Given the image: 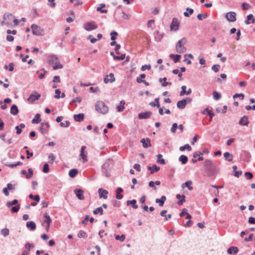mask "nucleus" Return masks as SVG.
<instances>
[{
  "label": "nucleus",
  "mask_w": 255,
  "mask_h": 255,
  "mask_svg": "<svg viewBox=\"0 0 255 255\" xmlns=\"http://www.w3.org/2000/svg\"><path fill=\"white\" fill-rule=\"evenodd\" d=\"M78 173V170L77 169H71L69 172V175L73 178Z\"/></svg>",
  "instance_id": "a18cd8bd"
},
{
  "label": "nucleus",
  "mask_w": 255,
  "mask_h": 255,
  "mask_svg": "<svg viewBox=\"0 0 255 255\" xmlns=\"http://www.w3.org/2000/svg\"><path fill=\"white\" fill-rule=\"evenodd\" d=\"M9 230L7 228H4V229H2L1 231H0V233L1 234L4 236V237H6L9 234Z\"/></svg>",
  "instance_id": "13d9d810"
},
{
  "label": "nucleus",
  "mask_w": 255,
  "mask_h": 255,
  "mask_svg": "<svg viewBox=\"0 0 255 255\" xmlns=\"http://www.w3.org/2000/svg\"><path fill=\"white\" fill-rule=\"evenodd\" d=\"M186 105L185 101L183 99L179 101L177 103V107L179 109H184L185 108Z\"/></svg>",
  "instance_id": "7c9ffc66"
},
{
  "label": "nucleus",
  "mask_w": 255,
  "mask_h": 255,
  "mask_svg": "<svg viewBox=\"0 0 255 255\" xmlns=\"http://www.w3.org/2000/svg\"><path fill=\"white\" fill-rule=\"evenodd\" d=\"M115 238L117 240H119L121 242H123L125 241L126 237L124 235H122L121 236L116 235Z\"/></svg>",
  "instance_id": "052dcab7"
},
{
  "label": "nucleus",
  "mask_w": 255,
  "mask_h": 255,
  "mask_svg": "<svg viewBox=\"0 0 255 255\" xmlns=\"http://www.w3.org/2000/svg\"><path fill=\"white\" fill-rule=\"evenodd\" d=\"M167 213V211L165 210H163L161 211L160 214L162 217H164V220L167 221L168 219H170L171 218V214H166Z\"/></svg>",
  "instance_id": "e433bc0d"
},
{
  "label": "nucleus",
  "mask_w": 255,
  "mask_h": 255,
  "mask_svg": "<svg viewBox=\"0 0 255 255\" xmlns=\"http://www.w3.org/2000/svg\"><path fill=\"white\" fill-rule=\"evenodd\" d=\"M185 149H187L188 151H191L192 147L188 144H186L184 146H180L179 148V150L181 151H183Z\"/></svg>",
  "instance_id": "49530a36"
},
{
  "label": "nucleus",
  "mask_w": 255,
  "mask_h": 255,
  "mask_svg": "<svg viewBox=\"0 0 255 255\" xmlns=\"http://www.w3.org/2000/svg\"><path fill=\"white\" fill-rule=\"evenodd\" d=\"M84 118V114L83 113L74 115V119L76 122H81L83 121Z\"/></svg>",
  "instance_id": "393cba45"
},
{
  "label": "nucleus",
  "mask_w": 255,
  "mask_h": 255,
  "mask_svg": "<svg viewBox=\"0 0 255 255\" xmlns=\"http://www.w3.org/2000/svg\"><path fill=\"white\" fill-rule=\"evenodd\" d=\"M181 57V56L179 54L174 55V54H171L170 55V57L172 58L174 63L179 62L180 61Z\"/></svg>",
  "instance_id": "f704fd0d"
},
{
  "label": "nucleus",
  "mask_w": 255,
  "mask_h": 255,
  "mask_svg": "<svg viewBox=\"0 0 255 255\" xmlns=\"http://www.w3.org/2000/svg\"><path fill=\"white\" fill-rule=\"evenodd\" d=\"M149 105L152 107H157V108H160V104L159 102V99L155 98L154 100V102H152L150 103Z\"/></svg>",
  "instance_id": "a19ab883"
},
{
  "label": "nucleus",
  "mask_w": 255,
  "mask_h": 255,
  "mask_svg": "<svg viewBox=\"0 0 255 255\" xmlns=\"http://www.w3.org/2000/svg\"><path fill=\"white\" fill-rule=\"evenodd\" d=\"M247 20L245 21V23L246 24L255 23V18H254V16L252 14H249L247 17Z\"/></svg>",
  "instance_id": "4be33fe9"
},
{
  "label": "nucleus",
  "mask_w": 255,
  "mask_h": 255,
  "mask_svg": "<svg viewBox=\"0 0 255 255\" xmlns=\"http://www.w3.org/2000/svg\"><path fill=\"white\" fill-rule=\"evenodd\" d=\"M154 37L156 41H160L162 38V35L158 31L154 32Z\"/></svg>",
  "instance_id": "09e8293b"
},
{
  "label": "nucleus",
  "mask_w": 255,
  "mask_h": 255,
  "mask_svg": "<svg viewBox=\"0 0 255 255\" xmlns=\"http://www.w3.org/2000/svg\"><path fill=\"white\" fill-rule=\"evenodd\" d=\"M79 238H86L88 237L87 234L83 230H80L78 234Z\"/></svg>",
  "instance_id": "3c124183"
},
{
  "label": "nucleus",
  "mask_w": 255,
  "mask_h": 255,
  "mask_svg": "<svg viewBox=\"0 0 255 255\" xmlns=\"http://www.w3.org/2000/svg\"><path fill=\"white\" fill-rule=\"evenodd\" d=\"M28 174L26 173L25 177L27 179L30 178L33 175V169L31 168H28Z\"/></svg>",
  "instance_id": "5fc2aeb1"
},
{
  "label": "nucleus",
  "mask_w": 255,
  "mask_h": 255,
  "mask_svg": "<svg viewBox=\"0 0 255 255\" xmlns=\"http://www.w3.org/2000/svg\"><path fill=\"white\" fill-rule=\"evenodd\" d=\"M157 162L159 164L164 165L165 164V160L162 158V155L160 154H159L157 156Z\"/></svg>",
  "instance_id": "c03bdc74"
},
{
  "label": "nucleus",
  "mask_w": 255,
  "mask_h": 255,
  "mask_svg": "<svg viewBox=\"0 0 255 255\" xmlns=\"http://www.w3.org/2000/svg\"><path fill=\"white\" fill-rule=\"evenodd\" d=\"M59 125L61 127L67 128L70 126V122L68 121H66L64 123L61 122Z\"/></svg>",
  "instance_id": "69168bd1"
},
{
  "label": "nucleus",
  "mask_w": 255,
  "mask_h": 255,
  "mask_svg": "<svg viewBox=\"0 0 255 255\" xmlns=\"http://www.w3.org/2000/svg\"><path fill=\"white\" fill-rule=\"evenodd\" d=\"M226 18L230 22H234L236 20V13L234 11L227 12L225 15Z\"/></svg>",
  "instance_id": "9d476101"
},
{
  "label": "nucleus",
  "mask_w": 255,
  "mask_h": 255,
  "mask_svg": "<svg viewBox=\"0 0 255 255\" xmlns=\"http://www.w3.org/2000/svg\"><path fill=\"white\" fill-rule=\"evenodd\" d=\"M28 174L26 173L25 177L27 179L30 178L33 175V169L31 168H28Z\"/></svg>",
  "instance_id": "864d4df0"
},
{
  "label": "nucleus",
  "mask_w": 255,
  "mask_h": 255,
  "mask_svg": "<svg viewBox=\"0 0 255 255\" xmlns=\"http://www.w3.org/2000/svg\"><path fill=\"white\" fill-rule=\"evenodd\" d=\"M14 16L10 13H5L3 15V20L1 22L2 25H5L9 26L12 24V20Z\"/></svg>",
  "instance_id": "20e7f679"
},
{
  "label": "nucleus",
  "mask_w": 255,
  "mask_h": 255,
  "mask_svg": "<svg viewBox=\"0 0 255 255\" xmlns=\"http://www.w3.org/2000/svg\"><path fill=\"white\" fill-rule=\"evenodd\" d=\"M125 57V54H122L120 56L114 55V59L115 60H123Z\"/></svg>",
  "instance_id": "bf43d9fd"
},
{
  "label": "nucleus",
  "mask_w": 255,
  "mask_h": 255,
  "mask_svg": "<svg viewBox=\"0 0 255 255\" xmlns=\"http://www.w3.org/2000/svg\"><path fill=\"white\" fill-rule=\"evenodd\" d=\"M166 77H164L163 78H160L159 79V82L161 83V86L162 87H165L168 85H171L172 83L171 82H166Z\"/></svg>",
  "instance_id": "72a5a7b5"
},
{
  "label": "nucleus",
  "mask_w": 255,
  "mask_h": 255,
  "mask_svg": "<svg viewBox=\"0 0 255 255\" xmlns=\"http://www.w3.org/2000/svg\"><path fill=\"white\" fill-rule=\"evenodd\" d=\"M25 127V126L24 124L21 123L19 125L15 127V128L16 130V133L17 134H19L22 132V128H23Z\"/></svg>",
  "instance_id": "473e14b6"
},
{
  "label": "nucleus",
  "mask_w": 255,
  "mask_h": 255,
  "mask_svg": "<svg viewBox=\"0 0 255 255\" xmlns=\"http://www.w3.org/2000/svg\"><path fill=\"white\" fill-rule=\"evenodd\" d=\"M41 95L36 91H34L32 94H30L29 98L27 99V101L29 103H32L36 100H38L40 98Z\"/></svg>",
  "instance_id": "0eeeda50"
},
{
  "label": "nucleus",
  "mask_w": 255,
  "mask_h": 255,
  "mask_svg": "<svg viewBox=\"0 0 255 255\" xmlns=\"http://www.w3.org/2000/svg\"><path fill=\"white\" fill-rule=\"evenodd\" d=\"M204 167L209 177L216 175L218 170L213 161L210 159H206L204 162Z\"/></svg>",
  "instance_id": "f257e3e1"
},
{
  "label": "nucleus",
  "mask_w": 255,
  "mask_h": 255,
  "mask_svg": "<svg viewBox=\"0 0 255 255\" xmlns=\"http://www.w3.org/2000/svg\"><path fill=\"white\" fill-rule=\"evenodd\" d=\"M213 98L215 100H218L221 97V95L217 91H214L213 93Z\"/></svg>",
  "instance_id": "4d7b16f0"
},
{
  "label": "nucleus",
  "mask_w": 255,
  "mask_h": 255,
  "mask_svg": "<svg viewBox=\"0 0 255 255\" xmlns=\"http://www.w3.org/2000/svg\"><path fill=\"white\" fill-rule=\"evenodd\" d=\"M192 184V182L191 181L189 180L185 182L184 183H183L182 185V187L183 188L185 187H187L189 190L191 191L193 190V188L191 186V184Z\"/></svg>",
  "instance_id": "c756f323"
},
{
  "label": "nucleus",
  "mask_w": 255,
  "mask_h": 255,
  "mask_svg": "<svg viewBox=\"0 0 255 255\" xmlns=\"http://www.w3.org/2000/svg\"><path fill=\"white\" fill-rule=\"evenodd\" d=\"M166 198L165 196H162L160 199H156L155 202L159 203V205L161 207L163 206L164 202H165Z\"/></svg>",
  "instance_id": "cd10ccee"
},
{
  "label": "nucleus",
  "mask_w": 255,
  "mask_h": 255,
  "mask_svg": "<svg viewBox=\"0 0 255 255\" xmlns=\"http://www.w3.org/2000/svg\"><path fill=\"white\" fill-rule=\"evenodd\" d=\"M114 81H115V78L113 73H110L109 75H107L104 79V82L106 84L109 82L113 83Z\"/></svg>",
  "instance_id": "4468645a"
},
{
  "label": "nucleus",
  "mask_w": 255,
  "mask_h": 255,
  "mask_svg": "<svg viewBox=\"0 0 255 255\" xmlns=\"http://www.w3.org/2000/svg\"><path fill=\"white\" fill-rule=\"evenodd\" d=\"M40 131L41 133L44 134L46 132L47 129L49 128L50 126L48 123H41Z\"/></svg>",
  "instance_id": "dca6fc26"
},
{
  "label": "nucleus",
  "mask_w": 255,
  "mask_h": 255,
  "mask_svg": "<svg viewBox=\"0 0 255 255\" xmlns=\"http://www.w3.org/2000/svg\"><path fill=\"white\" fill-rule=\"evenodd\" d=\"M26 227L31 231H34L36 229V224L33 221H28L26 223Z\"/></svg>",
  "instance_id": "b1692460"
},
{
  "label": "nucleus",
  "mask_w": 255,
  "mask_h": 255,
  "mask_svg": "<svg viewBox=\"0 0 255 255\" xmlns=\"http://www.w3.org/2000/svg\"><path fill=\"white\" fill-rule=\"evenodd\" d=\"M203 114H207L210 116L211 119L215 116L214 113L211 110H209L208 108H206L202 112Z\"/></svg>",
  "instance_id": "58836bf2"
},
{
  "label": "nucleus",
  "mask_w": 255,
  "mask_h": 255,
  "mask_svg": "<svg viewBox=\"0 0 255 255\" xmlns=\"http://www.w3.org/2000/svg\"><path fill=\"white\" fill-rule=\"evenodd\" d=\"M127 205L128 206H129L132 205V207L133 209H137L138 208V205L136 204V200L135 199H133L132 200H128L127 201Z\"/></svg>",
  "instance_id": "bb28decb"
},
{
  "label": "nucleus",
  "mask_w": 255,
  "mask_h": 255,
  "mask_svg": "<svg viewBox=\"0 0 255 255\" xmlns=\"http://www.w3.org/2000/svg\"><path fill=\"white\" fill-rule=\"evenodd\" d=\"M42 171L44 173H48L49 171V165L47 163H45L43 165Z\"/></svg>",
  "instance_id": "338daca9"
},
{
  "label": "nucleus",
  "mask_w": 255,
  "mask_h": 255,
  "mask_svg": "<svg viewBox=\"0 0 255 255\" xmlns=\"http://www.w3.org/2000/svg\"><path fill=\"white\" fill-rule=\"evenodd\" d=\"M63 65L60 63L59 61L57 62L55 65L53 67V70H57L58 69H62Z\"/></svg>",
  "instance_id": "680f3d73"
},
{
  "label": "nucleus",
  "mask_w": 255,
  "mask_h": 255,
  "mask_svg": "<svg viewBox=\"0 0 255 255\" xmlns=\"http://www.w3.org/2000/svg\"><path fill=\"white\" fill-rule=\"evenodd\" d=\"M32 33L37 36H39L42 35V33L43 30L41 29V27L37 25L32 24L31 26Z\"/></svg>",
  "instance_id": "6e6552de"
},
{
  "label": "nucleus",
  "mask_w": 255,
  "mask_h": 255,
  "mask_svg": "<svg viewBox=\"0 0 255 255\" xmlns=\"http://www.w3.org/2000/svg\"><path fill=\"white\" fill-rule=\"evenodd\" d=\"M44 217L45 219L42 223V226L45 228L46 232H48L50 225L52 223V220L50 216L48 215L47 213L44 214Z\"/></svg>",
  "instance_id": "39448f33"
},
{
  "label": "nucleus",
  "mask_w": 255,
  "mask_h": 255,
  "mask_svg": "<svg viewBox=\"0 0 255 255\" xmlns=\"http://www.w3.org/2000/svg\"><path fill=\"white\" fill-rule=\"evenodd\" d=\"M220 68V66L219 64L214 65L212 67V70L216 73H217L219 71Z\"/></svg>",
  "instance_id": "0e129e2a"
},
{
  "label": "nucleus",
  "mask_w": 255,
  "mask_h": 255,
  "mask_svg": "<svg viewBox=\"0 0 255 255\" xmlns=\"http://www.w3.org/2000/svg\"><path fill=\"white\" fill-rule=\"evenodd\" d=\"M140 142L142 144V146L144 148H148L151 146L150 143V140L149 138H142L141 139Z\"/></svg>",
  "instance_id": "6ab92c4d"
},
{
  "label": "nucleus",
  "mask_w": 255,
  "mask_h": 255,
  "mask_svg": "<svg viewBox=\"0 0 255 255\" xmlns=\"http://www.w3.org/2000/svg\"><path fill=\"white\" fill-rule=\"evenodd\" d=\"M95 109L98 112L102 114H106L109 111L108 106L103 101H98L95 105Z\"/></svg>",
  "instance_id": "7ed1b4c3"
},
{
  "label": "nucleus",
  "mask_w": 255,
  "mask_h": 255,
  "mask_svg": "<svg viewBox=\"0 0 255 255\" xmlns=\"http://www.w3.org/2000/svg\"><path fill=\"white\" fill-rule=\"evenodd\" d=\"M186 11H185L184 13H183V14L185 16V17H189L190 15H191L193 12H194V10L192 8H189V7H187L186 9Z\"/></svg>",
  "instance_id": "ea45409f"
},
{
  "label": "nucleus",
  "mask_w": 255,
  "mask_h": 255,
  "mask_svg": "<svg viewBox=\"0 0 255 255\" xmlns=\"http://www.w3.org/2000/svg\"><path fill=\"white\" fill-rule=\"evenodd\" d=\"M111 39L112 40H115L117 39V36L118 35V33L115 31H112L111 34Z\"/></svg>",
  "instance_id": "e2e57ef3"
},
{
  "label": "nucleus",
  "mask_w": 255,
  "mask_h": 255,
  "mask_svg": "<svg viewBox=\"0 0 255 255\" xmlns=\"http://www.w3.org/2000/svg\"><path fill=\"white\" fill-rule=\"evenodd\" d=\"M179 22L177 18L174 17L172 19V22L170 24V29L171 30L177 31L179 29Z\"/></svg>",
  "instance_id": "1a4fd4ad"
},
{
  "label": "nucleus",
  "mask_w": 255,
  "mask_h": 255,
  "mask_svg": "<svg viewBox=\"0 0 255 255\" xmlns=\"http://www.w3.org/2000/svg\"><path fill=\"white\" fill-rule=\"evenodd\" d=\"M29 198L31 199H33L36 202H39L40 200V197L38 195H33L32 194H30L29 195Z\"/></svg>",
  "instance_id": "6e6d98bb"
},
{
  "label": "nucleus",
  "mask_w": 255,
  "mask_h": 255,
  "mask_svg": "<svg viewBox=\"0 0 255 255\" xmlns=\"http://www.w3.org/2000/svg\"><path fill=\"white\" fill-rule=\"evenodd\" d=\"M86 148V146L83 145L81 147L80 150V157L82 159L83 163H85L88 161L87 154L85 153Z\"/></svg>",
  "instance_id": "9b49d317"
},
{
  "label": "nucleus",
  "mask_w": 255,
  "mask_h": 255,
  "mask_svg": "<svg viewBox=\"0 0 255 255\" xmlns=\"http://www.w3.org/2000/svg\"><path fill=\"white\" fill-rule=\"evenodd\" d=\"M100 7H98L97 8V10L100 11L102 13H106L108 12V10L107 9H103L102 8H104L105 7L106 5L105 3H101L100 4Z\"/></svg>",
  "instance_id": "79ce46f5"
},
{
  "label": "nucleus",
  "mask_w": 255,
  "mask_h": 255,
  "mask_svg": "<svg viewBox=\"0 0 255 255\" xmlns=\"http://www.w3.org/2000/svg\"><path fill=\"white\" fill-rule=\"evenodd\" d=\"M98 27V26L96 24H94L92 22H88L85 25L84 28L87 31H91L94 29H96Z\"/></svg>",
  "instance_id": "2eb2a0df"
},
{
  "label": "nucleus",
  "mask_w": 255,
  "mask_h": 255,
  "mask_svg": "<svg viewBox=\"0 0 255 255\" xmlns=\"http://www.w3.org/2000/svg\"><path fill=\"white\" fill-rule=\"evenodd\" d=\"M93 213L94 214H97L99 213L101 215L103 214V209L102 207H99L96 208L95 210L93 211Z\"/></svg>",
  "instance_id": "8fccbe9b"
},
{
  "label": "nucleus",
  "mask_w": 255,
  "mask_h": 255,
  "mask_svg": "<svg viewBox=\"0 0 255 255\" xmlns=\"http://www.w3.org/2000/svg\"><path fill=\"white\" fill-rule=\"evenodd\" d=\"M148 170L150 171L151 174H153L155 172H157L160 169V167L157 166L156 164L153 165L152 167L148 166L147 167Z\"/></svg>",
  "instance_id": "a878e982"
},
{
  "label": "nucleus",
  "mask_w": 255,
  "mask_h": 255,
  "mask_svg": "<svg viewBox=\"0 0 255 255\" xmlns=\"http://www.w3.org/2000/svg\"><path fill=\"white\" fill-rule=\"evenodd\" d=\"M187 42L186 38L183 37L179 40L176 44L175 48L177 53H183L186 51L187 48L184 46Z\"/></svg>",
  "instance_id": "f03ea898"
},
{
  "label": "nucleus",
  "mask_w": 255,
  "mask_h": 255,
  "mask_svg": "<svg viewBox=\"0 0 255 255\" xmlns=\"http://www.w3.org/2000/svg\"><path fill=\"white\" fill-rule=\"evenodd\" d=\"M126 104V102L124 100H122L120 102V105L117 107V110L119 112H123L124 110L125 109V105Z\"/></svg>",
  "instance_id": "4c0bfd02"
},
{
  "label": "nucleus",
  "mask_w": 255,
  "mask_h": 255,
  "mask_svg": "<svg viewBox=\"0 0 255 255\" xmlns=\"http://www.w3.org/2000/svg\"><path fill=\"white\" fill-rule=\"evenodd\" d=\"M179 160L182 163V164H185L188 161V157L186 155H181L179 157Z\"/></svg>",
  "instance_id": "37998d69"
},
{
  "label": "nucleus",
  "mask_w": 255,
  "mask_h": 255,
  "mask_svg": "<svg viewBox=\"0 0 255 255\" xmlns=\"http://www.w3.org/2000/svg\"><path fill=\"white\" fill-rule=\"evenodd\" d=\"M74 193L78 199L82 200L84 199V191L81 189H75Z\"/></svg>",
  "instance_id": "ddd939ff"
},
{
  "label": "nucleus",
  "mask_w": 255,
  "mask_h": 255,
  "mask_svg": "<svg viewBox=\"0 0 255 255\" xmlns=\"http://www.w3.org/2000/svg\"><path fill=\"white\" fill-rule=\"evenodd\" d=\"M178 128V125L177 123H174L173 124L172 127L171 128V132L172 133H175L176 132V130L177 128Z\"/></svg>",
  "instance_id": "774afa93"
},
{
  "label": "nucleus",
  "mask_w": 255,
  "mask_h": 255,
  "mask_svg": "<svg viewBox=\"0 0 255 255\" xmlns=\"http://www.w3.org/2000/svg\"><path fill=\"white\" fill-rule=\"evenodd\" d=\"M239 124L242 126H248L249 124V121H248V118L246 116H244L243 117H242L239 122Z\"/></svg>",
  "instance_id": "412c9836"
},
{
  "label": "nucleus",
  "mask_w": 255,
  "mask_h": 255,
  "mask_svg": "<svg viewBox=\"0 0 255 255\" xmlns=\"http://www.w3.org/2000/svg\"><path fill=\"white\" fill-rule=\"evenodd\" d=\"M18 203V200L16 199H14L11 201H8L6 203V205L7 207L9 208L12 205H17Z\"/></svg>",
  "instance_id": "de8ad7c7"
},
{
  "label": "nucleus",
  "mask_w": 255,
  "mask_h": 255,
  "mask_svg": "<svg viewBox=\"0 0 255 255\" xmlns=\"http://www.w3.org/2000/svg\"><path fill=\"white\" fill-rule=\"evenodd\" d=\"M98 193H99L100 198H103L107 199L108 198V192L106 190H104L102 188H99L98 189Z\"/></svg>",
  "instance_id": "f3484780"
},
{
  "label": "nucleus",
  "mask_w": 255,
  "mask_h": 255,
  "mask_svg": "<svg viewBox=\"0 0 255 255\" xmlns=\"http://www.w3.org/2000/svg\"><path fill=\"white\" fill-rule=\"evenodd\" d=\"M238 252H239L238 248L237 247H234V246L230 247L227 250L228 254H230V255L232 254H236L238 253Z\"/></svg>",
  "instance_id": "5701e85b"
},
{
  "label": "nucleus",
  "mask_w": 255,
  "mask_h": 255,
  "mask_svg": "<svg viewBox=\"0 0 255 255\" xmlns=\"http://www.w3.org/2000/svg\"><path fill=\"white\" fill-rule=\"evenodd\" d=\"M224 156L225 159L228 161H231L233 160V155L229 152H225L224 153Z\"/></svg>",
  "instance_id": "2f4dec72"
},
{
  "label": "nucleus",
  "mask_w": 255,
  "mask_h": 255,
  "mask_svg": "<svg viewBox=\"0 0 255 255\" xmlns=\"http://www.w3.org/2000/svg\"><path fill=\"white\" fill-rule=\"evenodd\" d=\"M10 113L13 115H16L18 113V109L16 105H13L11 107Z\"/></svg>",
  "instance_id": "c9c22d12"
},
{
  "label": "nucleus",
  "mask_w": 255,
  "mask_h": 255,
  "mask_svg": "<svg viewBox=\"0 0 255 255\" xmlns=\"http://www.w3.org/2000/svg\"><path fill=\"white\" fill-rule=\"evenodd\" d=\"M20 209V205H17L15 206L12 207L10 209V211L11 213H17Z\"/></svg>",
  "instance_id": "603ef678"
},
{
  "label": "nucleus",
  "mask_w": 255,
  "mask_h": 255,
  "mask_svg": "<svg viewBox=\"0 0 255 255\" xmlns=\"http://www.w3.org/2000/svg\"><path fill=\"white\" fill-rule=\"evenodd\" d=\"M112 161L109 159L106 161V162L102 166V170L103 173L105 174L107 177L110 176L109 173V169L110 168V164Z\"/></svg>",
  "instance_id": "423d86ee"
},
{
  "label": "nucleus",
  "mask_w": 255,
  "mask_h": 255,
  "mask_svg": "<svg viewBox=\"0 0 255 255\" xmlns=\"http://www.w3.org/2000/svg\"><path fill=\"white\" fill-rule=\"evenodd\" d=\"M41 120L40 119V115L37 113L35 115L34 118L32 120L31 123L32 124H38L40 123Z\"/></svg>",
  "instance_id": "c85d7f7f"
},
{
  "label": "nucleus",
  "mask_w": 255,
  "mask_h": 255,
  "mask_svg": "<svg viewBox=\"0 0 255 255\" xmlns=\"http://www.w3.org/2000/svg\"><path fill=\"white\" fill-rule=\"evenodd\" d=\"M176 197L178 199H180L181 198V200H179L177 201V204L178 205H182L184 203L186 202L185 196L184 195H181L180 194H177L176 195Z\"/></svg>",
  "instance_id": "aec40b11"
},
{
  "label": "nucleus",
  "mask_w": 255,
  "mask_h": 255,
  "mask_svg": "<svg viewBox=\"0 0 255 255\" xmlns=\"http://www.w3.org/2000/svg\"><path fill=\"white\" fill-rule=\"evenodd\" d=\"M58 61V59L56 55H51L48 57V62L50 65L55 64Z\"/></svg>",
  "instance_id": "a211bd4d"
},
{
  "label": "nucleus",
  "mask_w": 255,
  "mask_h": 255,
  "mask_svg": "<svg viewBox=\"0 0 255 255\" xmlns=\"http://www.w3.org/2000/svg\"><path fill=\"white\" fill-rule=\"evenodd\" d=\"M152 115V113L150 111L146 112H141L138 114V118L139 119H148Z\"/></svg>",
  "instance_id": "f8f14e48"
}]
</instances>
